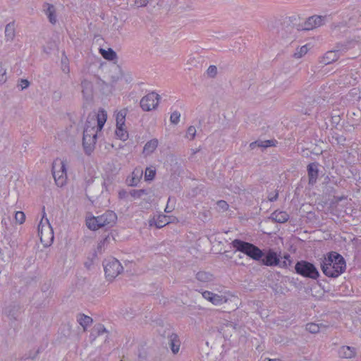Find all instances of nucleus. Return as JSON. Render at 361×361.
Instances as JSON below:
<instances>
[{
    "label": "nucleus",
    "instance_id": "79ce46f5",
    "mask_svg": "<svg viewBox=\"0 0 361 361\" xmlns=\"http://www.w3.org/2000/svg\"><path fill=\"white\" fill-rule=\"evenodd\" d=\"M29 85L30 82L25 79H21L18 83V86L21 88V90L27 88Z\"/></svg>",
    "mask_w": 361,
    "mask_h": 361
},
{
    "label": "nucleus",
    "instance_id": "b1692460",
    "mask_svg": "<svg viewBox=\"0 0 361 361\" xmlns=\"http://www.w3.org/2000/svg\"><path fill=\"white\" fill-rule=\"evenodd\" d=\"M309 51V48L307 44L303 45L300 47H298L295 49V51L294 52L293 56L295 59H299L303 57L305 55L307 54Z\"/></svg>",
    "mask_w": 361,
    "mask_h": 361
},
{
    "label": "nucleus",
    "instance_id": "72a5a7b5",
    "mask_svg": "<svg viewBox=\"0 0 361 361\" xmlns=\"http://www.w3.org/2000/svg\"><path fill=\"white\" fill-rule=\"evenodd\" d=\"M172 221V217L166 215H159V228L163 227Z\"/></svg>",
    "mask_w": 361,
    "mask_h": 361
},
{
    "label": "nucleus",
    "instance_id": "5701e85b",
    "mask_svg": "<svg viewBox=\"0 0 361 361\" xmlns=\"http://www.w3.org/2000/svg\"><path fill=\"white\" fill-rule=\"evenodd\" d=\"M15 26L13 23L6 25L5 27V36L8 41H12L15 37Z\"/></svg>",
    "mask_w": 361,
    "mask_h": 361
},
{
    "label": "nucleus",
    "instance_id": "f03ea898",
    "mask_svg": "<svg viewBox=\"0 0 361 361\" xmlns=\"http://www.w3.org/2000/svg\"><path fill=\"white\" fill-rule=\"evenodd\" d=\"M321 268L326 276L336 278L345 271L346 264L340 254L331 252L323 259Z\"/></svg>",
    "mask_w": 361,
    "mask_h": 361
},
{
    "label": "nucleus",
    "instance_id": "6e6552de",
    "mask_svg": "<svg viewBox=\"0 0 361 361\" xmlns=\"http://www.w3.org/2000/svg\"><path fill=\"white\" fill-rule=\"evenodd\" d=\"M103 266L105 277L109 281H114L123 271V267L120 262L114 257L105 259L103 262Z\"/></svg>",
    "mask_w": 361,
    "mask_h": 361
},
{
    "label": "nucleus",
    "instance_id": "a211bd4d",
    "mask_svg": "<svg viewBox=\"0 0 361 361\" xmlns=\"http://www.w3.org/2000/svg\"><path fill=\"white\" fill-rule=\"evenodd\" d=\"M157 147L158 141L155 139L151 140L145 144L142 152L145 156L149 155L156 150Z\"/></svg>",
    "mask_w": 361,
    "mask_h": 361
},
{
    "label": "nucleus",
    "instance_id": "c03bdc74",
    "mask_svg": "<svg viewBox=\"0 0 361 361\" xmlns=\"http://www.w3.org/2000/svg\"><path fill=\"white\" fill-rule=\"evenodd\" d=\"M148 3V0H135V4L137 7L145 6Z\"/></svg>",
    "mask_w": 361,
    "mask_h": 361
},
{
    "label": "nucleus",
    "instance_id": "2eb2a0df",
    "mask_svg": "<svg viewBox=\"0 0 361 361\" xmlns=\"http://www.w3.org/2000/svg\"><path fill=\"white\" fill-rule=\"evenodd\" d=\"M270 219L277 223L282 224L286 222L289 219V215L284 211L276 210L271 214Z\"/></svg>",
    "mask_w": 361,
    "mask_h": 361
},
{
    "label": "nucleus",
    "instance_id": "ddd939ff",
    "mask_svg": "<svg viewBox=\"0 0 361 361\" xmlns=\"http://www.w3.org/2000/svg\"><path fill=\"white\" fill-rule=\"evenodd\" d=\"M340 57V50L334 49L326 51L322 56V61L324 64H330L338 59Z\"/></svg>",
    "mask_w": 361,
    "mask_h": 361
},
{
    "label": "nucleus",
    "instance_id": "8fccbe9b",
    "mask_svg": "<svg viewBox=\"0 0 361 361\" xmlns=\"http://www.w3.org/2000/svg\"><path fill=\"white\" fill-rule=\"evenodd\" d=\"M171 161H175V165L177 166V168H179V166L177 165V162L176 161L175 159H173V158L171 159Z\"/></svg>",
    "mask_w": 361,
    "mask_h": 361
},
{
    "label": "nucleus",
    "instance_id": "bb28decb",
    "mask_svg": "<svg viewBox=\"0 0 361 361\" xmlns=\"http://www.w3.org/2000/svg\"><path fill=\"white\" fill-rule=\"evenodd\" d=\"M100 53L102 56L107 60H113L116 57L115 51H114L111 49H109L108 50L101 49Z\"/></svg>",
    "mask_w": 361,
    "mask_h": 361
},
{
    "label": "nucleus",
    "instance_id": "49530a36",
    "mask_svg": "<svg viewBox=\"0 0 361 361\" xmlns=\"http://www.w3.org/2000/svg\"><path fill=\"white\" fill-rule=\"evenodd\" d=\"M106 242H107V239L106 238H105L102 241H101L99 243V248H102V247H104Z\"/></svg>",
    "mask_w": 361,
    "mask_h": 361
},
{
    "label": "nucleus",
    "instance_id": "412c9836",
    "mask_svg": "<svg viewBox=\"0 0 361 361\" xmlns=\"http://www.w3.org/2000/svg\"><path fill=\"white\" fill-rule=\"evenodd\" d=\"M77 319L84 330H86V329L92 323V319L85 314H79Z\"/></svg>",
    "mask_w": 361,
    "mask_h": 361
},
{
    "label": "nucleus",
    "instance_id": "c9c22d12",
    "mask_svg": "<svg viewBox=\"0 0 361 361\" xmlns=\"http://www.w3.org/2000/svg\"><path fill=\"white\" fill-rule=\"evenodd\" d=\"M15 220L16 223L23 224L25 221V214L23 212L18 211L15 214Z\"/></svg>",
    "mask_w": 361,
    "mask_h": 361
},
{
    "label": "nucleus",
    "instance_id": "a19ab883",
    "mask_svg": "<svg viewBox=\"0 0 361 361\" xmlns=\"http://www.w3.org/2000/svg\"><path fill=\"white\" fill-rule=\"evenodd\" d=\"M207 74L210 78H214L217 74V68L215 66H209L207 70Z\"/></svg>",
    "mask_w": 361,
    "mask_h": 361
},
{
    "label": "nucleus",
    "instance_id": "a18cd8bd",
    "mask_svg": "<svg viewBox=\"0 0 361 361\" xmlns=\"http://www.w3.org/2000/svg\"><path fill=\"white\" fill-rule=\"evenodd\" d=\"M149 226H155L156 228H158V224L154 218H153L149 221Z\"/></svg>",
    "mask_w": 361,
    "mask_h": 361
},
{
    "label": "nucleus",
    "instance_id": "aec40b11",
    "mask_svg": "<svg viewBox=\"0 0 361 361\" xmlns=\"http://www.w3.org/2000/svg\"><path fill=\"white\" fill-rule=\"evenodd\" d=\"M143 174V171L140 169H135L132 173V178L130 183V185L132 186H135L140 182V178H142Z\"/></svg>",
    "mask_w": 361,
    "mask_h": 361
},
{
    "label": "nucleus",
    "instance_id": "4468645a",
    "mask_svg": "<svg viewBox=\"0 0 361 361\" xmlns=\"http://www.w3.org/2000/svg\"><path fill=\"white\" fill-rule=\"evenodd\" d=\"M339 357L344 359H350L355 356L356 353L354 348L343 345L338 350Z\"/></svg>",
    "mask_w": 361,
    "mask_h": 361
},
{
    "label": "nucleus",
    "instance_id": "de8ad7c7",
    "mask_svg": "<svg viewBox=\"0 0 361 361\" xmlns=\"http://www.w3.org/2000/svg\"><path fill=\"white\" fill-rule=\"evenodd\" d=\"M267 361H281L279 359H268Z\"/></svg>",
    "mask_w": 361,
    "mask_h": 361
},
{
    "label": "nucleus",
    "instance_id": "f257e3e1",
    "mask_svg": "<svg viewBox=\"0 0 361 361\" xmlns=\"http://www.w3.org/2000/svg\"><path fill=\"white\" fill-rule=\"evenodd\" d=\"M107 114L104 109L99 110L97 114H90L86 120L83 130L82 145L87 153L94 148L97 133L106 121Z\"/></svg>",
    "mask_w": 361,
    "mask_h": 361
},
{
    "label": "nucleus",
    "instance_id": "37998d69",
    "mask_svg": "<svg viewBox=\"0 0 361 361\" xmlns=\"http://www.w3.org/2000/svg\"><path fill=\"white\" fill-rule=\"evenodd\" d=\"M279 193L276 191H274L272 193H270L267 198L270 202L276 201L278 199Z\"/></svg>",
    "mask_w": 361,
    "mask_h": 361
},
{
    "label": "nucleus",
    "instance_id": "2f4dec72",
    "mask_svg": "<svg viewBox=\"0 0 361 361\" xmlns=\"http://www.w3.org/2000/svg\"><path fill=\"white\" fill-rule=\"evenodd\" d=\"M272 141L271 140H265V141H261V142H252L250 144V147L254 148L256 145L261 147H267L272 145Z\"/></svg>",
    "mask_w": 361,
    "mask_h": 361
},
{
    "label": "nucleus",
    "instance_id": "39448f33",
    "mask_svg": "<svg viewBox=\"0 0 361 361\" xmlns=\"http://www.w3.org/2000/svg\"><path fill=\"white\" fill-rule=\"evenodd\" d=\"M45 212L38 225V235L44 247H49L54 240V231L48 219L44 218Z\"/></svg>",
    "mask_w": 361,
    "mask_h": 361
},
{
    "label": "nucleus",
    "instance_id": "e433bc0d",
    "mask_svg": "<svg viewBox=\"0 0 361 361\" xmlns=\"http://www.w3.org/2000/svg\"><path fill=\"white\" fill-rule=\"evenodd\" d=\"M195 135H196V128L192 126H189L187 130L185 137L188 139H189L190 140H192L195 138Z\"/></svg>",
    "mask_w": 361,
    "mask_h": 361
},
{
    "label": "nucleus",
    "instance_id": "20e7f679",
    "mask_svg": "<svg viewBox=\"0 0 361 361\" xmlns=\"http://www.w3.org/2000/svg\"><path fill=\"white\" fill-rule=\"evenodd\" d=\"M116 219V213L112 211H107L101 216L87 217L86 225L89 229L96 231L102 227L114 226Z\"/></svg>",
    "mask_w": 361,
    "mask_h": 361
},
{
    "label": "nucleus",
    "instance_id": "473e14b6",
    "mask_svg": "<svg viewBox=\"0 0 361 361\" xmlns=\"http://www.w3.org/2000/svg\"><path fill=\"white\" fill-rule=\"evenodd\" d=\"M147 194L145 190H133L130 192V196L134 199H139L143 195Z\"/></svg>",
    "mask_w": 361,
    "mask_h": 361
},
{
    "label": "nucleus",
    "instance_id": "9d476101",
    "mask_svg": "<svg viewBox=\"0 0 361 361\" xmlns=\"http://www.w3.org/2000/svg\"><path fill=\"white\" fill-rule=\"evenodd\" d=\"M161 335L168 340V345L173 355L178 354L180 351L181 343L178 336L173 332L170 326L166 327Z\"/></svg>",
    "mask_w": 361,
    "mask_h": 361
},
{
    "label": "nucleus",
    "instance_id": "dca6fc26",
    "mask_svg": "<svg viewBox=\"0 0 361 361\" xmlns=\"http://www.w3.org/2000/svg\"><path fill=\"white\" fill-rule=\"evenodd\" d=\"M307 171L309 176V183L314 184L316 182L318 176L317 165L314 163H311L307 166Z\"/></svg>",
    "mask_w": 361,
    "mask_h": 361
},
{
    "label": "nucleus",
    "instance_id": "f3484780",
    "mask_svg": "<svg viewBox=\"0 0 361 361\" xmlns=\"http://www.w3.org/2000/svg\"><path fill=\"white\" fill-rule=\"evenodd\" d=\"M196 279L204 284L213 281V275L209 272L200 271L196 274Z\"/></svg>",
    "mask_w": 361,
    "mask_h": 361
},
{
    "label": "nucleus",
    "instance_id": "f704fd0d",
    "mask_svg": "<svg viewBox=\"0 0 361 361\" xmlns=\"http://www.w3.org/2000/svg\"><path fill=\"white\" fill-rule=\"evenodd\" d=\"M61 70L65 74L68 75L70 73L68 60L66 56L61 59Z\"/></svg>",
    "mask_w": 361,
    "mask_h": 361
},
{
    "label": "nucleus",
    "instance_id": "393cba45",
    "mask_svg": "<svg viewBox=\"0 0 361 361\" xmlns=\"http://www.w3.org/2000/svg\"><path fill=\"white\" fill-rule=\"evenodd\" d=\"M329 140L332 144L343 145L345 141V137L343 135L334 133L331 137H329Z\"/></svg>",
    "mask_w": 361,
    "mask_h": 361
},
{
    "label": "nucleus",
    "instance_id": "1a4fd4ad",
    "mask_svg": "<svg viewBox=\"0 0 361 361\" xmlns=\"http://www.w3.org/2000/svg\"><path fill=\"white\" fill-rule=\"evenodd\" d=\"M295 269L298 274L305 277L317 279L319 276L314 265L305 261L298 262L295 264Z\"/></svg>",
    "mask_w": 361,
    "mask_h": 361
},
{
    "label": "nucleus",
    "instance_id": "09e8293b",
    "mask_svg": "<svg viewBox=\"0 0 361 361\" xmlns=\"http://www.w3.org/2000/svg\"><path fill=\"white\" fill-rule=\"evenodd\" d=\"M165 212H171V209H169V207H166L165 208Z\"/></svg>",
    "mask_w": 361,
    "mask_h": 361
},
{
    "label": "nucleus",
    "instance_id": "58836bf2",
    "mask_svg": "<svg viewBox=\"0 0 361 361\" xmlns=\"http://www.w3.org/2000/svg\"><path fill=\"white\" fill-rule=\"evenodd\" d=\"M217 208L219 212H225L228 209V204L226 201L219 200L216 202Z\"/></svg>",
    "mask_w": 361,
    "mask_h": 361
},
{
    "label": "nucleus",
    "instance_id": "ea45409f",
    "mask_svg": "<svg viewBox=\"0 0 361 361\" xmlns=\"http://www.w3.org/2000/svg\"><path fill=\"white\" fill-rule=\"evenodd\" d=\"M125 114L123 112H118L116 115V126H123L125 124Z\"/></svg>",
    "mask_w": 361,
    "mask_h": 361
},
{
    "label": "nucleus",
    "instance_id": "c85d7f7f",
    "mask_svg": "<svg viewBox=\"0 0 361 361\" xmlns=\"http://www.w3.org/2000/svg\"><path fill=\"white\" fill-rule=\"evenodd\" d=\"M123 127V126H116V135L121 140H126L128 137V134Z\"/></svg>",
    "mask_w": 361,
    "mask_h": 361
},
{
    "label": "nucleus",
    "instance_id": "423d86ee",
    "mask_svg": "<svg viewBox=\"0 0 361 361\" xmlns=\"http://www.w3.org/2000/svg\"><path fill=\"white\" fill-rule=\"evenodd\" d=\"M52 173L56 184L59 187H63L67 181V164L62 159H56L53 162Z\"/></svg>",
    "mask_w": 361,
    "mask_h": 361
},
{
    "label": "nucleus",
    "instance_id": "9b49d317",
    "mask_svg": "<svg viewBox=\"0 0 361 361\" xmlns=\"http://www.w3.org/2000/svg\"><path fill=\"white\" fill-rule=\"evenodd\" d=\"M326 20V16L314 15L308 18L304 23L302 30H311L323 25Z\"/></svg>",
    "mask_w": 361,
    "mask_h": 361
},
{
    "label": "nucleus",
    "instance_id": "7c9ffc66",
    "mask_svg": "<svg viewBox=\"0 0 361 361\" xmlns=\"http://www.w3.org/2000/svg\"><path fill=\"white\" fill-rule=\"evenodd\" d=\"M156 176L155 168L148 167L146 169L145 172V180H152Z\"/></svg>",
    "mask_w": 361,
    "mask_h": 361
},
{
    "label": "nucleus",
    "instance_id": "0eeeda50",
    "mask_svg": "<svg viewBox=\"0 0 361 361\" xmlns=\"http://www.w3.org/2000/svg\"><path fill=\"white\" fill-rule=\"evenodd\" d=\"M232 245L236 250L243 252L255 260H259L262 257V252L255 245L235 239L232 241Z\"/></svg>",
    "mask_w": 361,
    "mask_h": 361
},
{
    "label": "nucleus",
    "instance_id": "7ed1b4c3",
    "mask_svg": "<svg viewBox=\"0 0 361 361\" xmlns=\"http://www.w3.org/2000/svg\"><path fill=\"white\" fill-rule=\"evenodd\" d=\"M204 299L215 306L225 305L224 308L231 311L238 308L240 300L238 297L230 292L216 293L209 290L202 292Z\"/></svg>",
    "mask_w": 361,
    "mask_h": 361
},
{
    "label": "nucleus",
    "instance_id": "6ab92c4d",
    "mask_svg": "<svg viewBox=\"0 0 361 361\" xmlns=\"http://www.w3.org/2000/svg\"><path fill=\"white\" fill-rule=\"evenodd\" d=\"M279 262V259L277 257L276 254L273 252H269L264 259V263L267 266L277 265Z\"/></svg>",
    "mask_w": 361,
    "mask_h": 361
},
{
    "label": "nucleus",
    "instance_id": "3c124183",
    "mask_svg": "<svg viewBox=\"0 0 361 361\" xmlns=\"http://www.w3.org/2000/svg\"><path fill=\"white\" fill-rule=\"evenodd\" d=\"M352 91H354L355 92V94H357V89H353L352 90Z\"/></svg>",
    "mask_w": 361,
    "mask_h": 361
},
{
    "label": "nucleus",
    "instance_id": "a878e982",
    "mask_svg": "<svg viewBox=\"0 0 361 361\" xmlns=\"http://www.w3.org/2000/svg\"><path fill=\"white\" fill-rule=\"evenodd\" d=\"M322 327H324L322 324L308 323L306 324V330L311 334H317Z\"/></svg>",
    "mask_w": 361,
    "mask_h": 361
},
{
    "label": "nucleus",
    "instance_id": "cd10ccee",
    "mask_svg": "<svg viewBox=\"0 0 361 361\" xmlns=\"http://www.w3.org/2000/svg\"><path fill=\"white\" fill-rule=\"evenodd\" d=\"M8 79L7 71L5 66L0 62V85L4 84Z\"/></svg>",
    "mask_w": 361,
    "mask_h": 361
},
{
    "label": "nucleus",
    "instance_id": "4be33fe9",
    "mask_svg": "<svg viewBox=\"0 0 361 361\" xmlns=\"http://www.w3.org/2000/svg\"><path fill=\"white\" fill-rule=\"evenodd\" d=\"M81 87L82 92L84 96H89L92 93V84L90 80L87 79L82 80L81 82Z\"/></svg>",
    "mask_w": 361,
    "mask_h": 361
},
{
    "label": "nucleus",
    "instance_id": "f8f14e48",
    "mask_svg": "<svg viewBox=\"0 0 361 361\" xmlns=\"http://www.w3.org/2000/svg\"><path fill=\"white\" fill-rule=\"evenodd\" d=\"M158 105V94L152 92L145 96L140 101V106L144 111L154 109Z\"/></svg>",
    "mask_w": 361,
    "mask_h": 361
},
{
    "label": "nucleus",
    "instance_id": "4c0bfd02",
    "mask_svg": "<svg viewBox=\"0 0 361 361\" xmlns=\"http://www.w3.org/2000/svg\"><path fill=\"white\" fill-rule=\"evenodd\" d=\"M180 114L178 111H173V113H171V114L170 116L171 123L174 125L178 124V122L180 121Z\"/></svg>",
    "mask_w": 361,
    "mask_h": 361
},
{
    "label": "nucleus",
    "instance_id": "c756f323",
    "mask_svg": "<svg viewBox=\"0 0 361 361\" xmlns=\"http://www.w3.org/2000/svg\"><path fill=\"white\" fill-rule=\"evenodd\" d=\"M47 14L48 16V18L49 19V21L52 24H55L56 22V16L55 15V9L53 6H49L47 11Z\"/></svg>",
    "mask_w": 361,
    "mask_h": 361
}]
</instances>
